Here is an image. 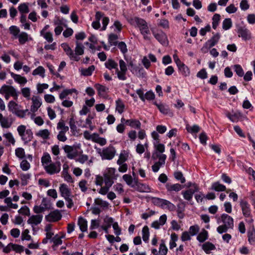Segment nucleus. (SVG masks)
I'll list each match as a JSON object with an SVG mask.
<instances>
[{
	"instance_id": "1",
	"label": "nucleus",
	"mask_w": 255,
	"mask_h": 255,
	"mask_svg": "<svg viewBox=\"0 0 255 255\" xmlns=\"http://www.w3.org/2000/svg\"><path fill=\"white\" fill-rule=\"evenodd\" d=\"M134 21L139 28L141 34L143 36L144 39L149 40L150 38L147 34L149 33L150 31L145 20L140 18L135 17Z\"/></svg>"
},
{
	"instance_id": "2",
	"label": "nucleus",
	"mask_w": 255,
	"mask_h": 255,
	"mask_svg": "<svg viewBox=\"0 0 255 255\" xmlns=\"http://www.w3.org/2000/svg\"><path fill=\"white\" fill-rule=\"evenodd\" d=\"M160 141L153 142V145L154 150L152 153L151 158L153 160H156L158 158L162 156H166L165 154H163L165 151V146L163 144L159 143Z\"/></svg>"
},
{
	"instance_id": "3",
	"label": "nucleus",
	"mask_w": 255,
	"mask_h": 255,
	"mask_svg": "<svg viewBox=\"0 0 255 255\" xmlns=\"http://www.w3.org/2000/svg\"><path fill=\"white\" fill-rule=\"evenodd\" d=\"M116 153L115 148L112 145L103 148L102 151L101 156L103 160H111L115 156Z\"/></svg>"
},
{
	"instance_id": "4",
	"label": "nucleus",
	"mask_w": 255,
	"mask_h": 255,
	"mask_svg": "<svg viewBox=\"0 0 255 255\" xmlns=\"http://www.w3.org/2000/svg\"><path fill=\"white\" fill-rule=\"evenodd\" d=\"M154 37L162 45L167 46L168 45V40L166 34L162 30L156 31L151 29Z\"/></svg>"
},
{
	"instance_id": "5",
	"label": "nucleus",
	"mask_w": 255,
	"mask_h": 255,
	"mask_svg": "<svg viewBox=\"0 0 255 255\" xmlns=\"http://www.w3.org/2000/svg\"><path fill=\"white\" fill-rule=\"evenodd\" d=\"M45 171L49 174H53L60 172L61 170V163L57 161L55 163H51L49 165H45Z\"/></svg>"
},
{
	"instance_id": "6",
	"label": "nucleus",
	"mask_w": 255,
	"mask_h": 255,
	"mask_svg": "<svg viewBox=\"0 0 255 255\" xmlns=\"http://www.w3.org/2000/svg\"><path fill=\"white\" fill-rule=\"evenodd\" d=\"M119 65L121 71L118 70L116 71L118 77L120 80H125L127 79L126 74L128 70L127 65L123 60L121 59L119 61Z\"/></svg>"
},
{
	"instance_id": "7",
	"label": "nucleus",
	"mask_w": 255,
	"mask_h": 255,
	"mask_svg": "<svg viewBox=\"0 0 255 255\" xmlns=\"http://www.w3.org/2000/svg\"><path fill=\"white\" fill-rule=\"evenodd\" d=\"M62 218L61 212L58 210L51 212L48 215L45 216V219L49 222H56Z\"/></svg>"
},
{
	"instance_id": "8",
	"label": "nucleus",
	"mask_w": 255,
	"mask_h": 255,
	"mask_svg": "<svg viewBox=\"0 0 255 255\" xmlns=\"http://www.w3.org/2000/svg\"><path fill=\"white\" fill-rule=\"evenodd\" d=\"M193 186L194 188H190L182 192L181 193L185 200L190 201L192 199L193 194L199 191V187L196 184L194 183Z\"/></svg>"
},
{
	"instance_id": "9",
	"label": "nucleus",
	"mask_w": 255,
	"mask_h": 255,
	"mask_svg": "<svg viewBox=\"0 0 255 255\" xmlns=\"http://www.w3.org/2000/svg\"><path fill=\"white\" fill-rule=\"evenodd\" d=\"M237 33L239 37H241L244 40L246 41L251 38L250 31L245 27H239L238 28Z\"/></svg>"
},
{
	"instance_id": "10",
	"label": "nucleus",
	"mask_w": 255,
	"mask_h": 255,
	"mask_svg": "<svg viewBox=\"0 0 255 255\" xmlns=\"http://www.w3.org/2000/svg\"><path fill=\"white\" fill-rule=\"evenodd\" d=\"M64 151L67 153V157L69 159H74L78 155V151L76 149L72 146L65 145L63 147Z\"/></svg>"
},
{
	"instance_id": "11",
	"label": "nucleus",
	"mask_w": 255,
	"mask_h": 255,
	"mask_svg": "<svg viewBox=\"0 0 255 255\" xmlns=\"http://www.w3.org/2000/svg\"><path fill=\"white\" fill-rule=\"evenodd\" d=\"M220 38V34L219 33H217L205 43L203 48H210L213 47L218 43Z\"/></svg>"
},
{
	"instance_id": "12",
	"label": "nucleus",
	"mask_w": 255,
	"mask_h": 255,
	"mask_svg": "<svg viewBox=\"0 0 255 255\" xmlns=\"http://www.w3.org/2000/svg\"><path fill=\"white\" fill-rule=\"evenodd\" d=\"M61 47L63 48L66 54L69 56L71 59L74 60L76 61H78L80 60V57L76 56L75 54H74V52L71 48L66 43H62Z\"/></svg>"
},
{
	"instance_id": "13",
	"label": "nucleus",
	"mask_w": 255,
	"mask_h": 255,
	"mask_svg": "<svg viewBox=\"0 0 255 255\" xmlns=\"http://www.w3.org/2000/svg\"><path fill=\"white\" fill-rule=\"evenodd\" d=\"M240 206L244 216L247 218L250 217L251 216V209L249 204L246 201L242 200L240 201Z\"/></svg>"
},
{
	"instance_id": "14",
	"label": "nucleus",
	"mask_w": 255,
	"mask_h": 255,
	"mask_svg": "<svg viewBox=\"0 0 255 255\" xmlns=\"http://www.w3.org/2000/svg\"><path fill=\"white\" fill-rule=\"evenodd\" d=\"M221 219L224 224L223 225H226L230 229L233 228L234 220L230 216L226 214H223L221 216Z\"/></svg>"
},
{
	"instance_id": "15",
	"label": "nucleus",
	"mask_w": 255,
	"mask_h": 255,
	"mask_svg": "<svg viewBox=\"0 0 255 255\" xmlns=\"http://www.w3.org/2000/svg\"><path fill=\"white\" fill-rule=\"evenodd\" d=\"M159 159V161L156 162L152 166V171L154 172H157L160 166L164 165L165 163V160L166 159V156L162 155Z\"/></svg>"
},
{
	"instance_id": "16",
	"label": "nucleus",
	"mask_w": 255,
	"mask_h": 255,
	"mask_svg": "<svg viewBox=\"0 0 255 255\" xmlns=\"http://www.w3.org/2000/svg\"><path fill=\"white\" fill-rule=\"evenodd\" d=\"M42 218V215H32L27 220V223L37 225L41 222Z\"/></svg>"
},
{
	"instance_id": "17",
	"label": "nucleus",
	"mask_w": 255,
	"mask_h": 255,
	"mask_svg": "<svg viewBox=\"0 0 255 255\" xmlns=\"http://www.w3.org/2000/svg\"><path fill=\"white\" fill-rule=\"evenodd\" d=\"M104 221L106 225L102 226L101 228L106 233L108 234V229L111 227L112 223H113L114 219L112 217L106 216L104 219Z\"/></svg>"
},
{
	"instance_id": "18",
	"label": "nucleus",
	"mask_w": 255,
	"mask_h": 255,
	"mask_svg": "<svg viewBox=\"0 0 255 255\" xmlns=\"http://www.w3.org/2000/svg\"><path fill=\"white\" fill-rule=\"evenodd\" d=\"M32 105L31 106L30 111L32 112H35L41 105L40 99L38 97H33L32 98Z\"/></svg>"
},
{
	"instance_id": "19",
	"label": "nucleus",
	"mask_w": 255,
	"mask_h": 255,
	"mask_svg": "<svg viewBox=\"0 0 255 255\" xmlns=\"http://www.w3.org/2000/svg\"><path fill=\"white\" fill-rule=\"evenodd\" d=\"M160 207L162 209H167L170 211H174L176 209V206L173 203L167 200L163 199L161 202Z\"/></svg>"
},
{
	"instance_id": "20",
	"label": "nucleus",
	"mask_w": 255,
	"mask_h": 255,
	"mask_svg": "<svg viewBox=\"0 0 255 255\" xmlns=\"http://www.w3.org/2000/svg\"><path fill=\"white\" fill-rule=\"evenodd\" d=\"M59 190L61 193V196L64 198H68V197L70 196V190L68 189L67 186L66 184H61L59 188Z\"/></svg>"
},
{
	"instance_id": "21",
	"label": "nucleus",
	"mask_w": 255,
	"mask_h": 255,
	"mask_svg": "<svg viewBox=\"0 0 255 255\" xmlns=\"http://www.w3.org/2000/svg\"><path fill=\"white\" fill-rule=\"evenodd\" d=\"M166 188L168 192L175 191L178 192L182 189V186L178 184H170L167 183L166 184Z\"/></svg>"
},
{
	"instance_id": "22",
	"label": "nucleus",
	"mask_w": 255,
	"mask_h": 255,
	"mask_svg": "<svg viewBox=\"0 0 255 255\" xmlns=\"http://www.w3.org/2000/svg\"><path fill=\"white\" fill-rule=\"evenodd\" d=\"M211 189L218 192L224 191H226V187L219 182H215L212 183Z\"/></svg>"
},
{
	"instance_id": "23",
	"label": "nucleus",
	"mask_w": 255,
	"mask_h": 255,
	"mask_svg": "<svg viewBox=\"0 0 255 255\" xmlns=\"http://www.w3.org/2000/svg\"><path fill=\"white\" fill-rule=\"evenodd\" d=\"M78 224L79 226L80 229L82 232L87 231V221L82 217L78 218Z\"/></svg>"
},
{
	"instance_id": "24",
	"label": "nucleus",
	"mask_w": 255,
	"mask_h": 255,
	"mask_svg": "<svg viewBox=\"0 0 255 255\" xmlns=\"http://www.w3.org/2000/svg\"><path fill=\"white\" fill-rule=\"evenodd\" d=\"M105 67L109 70L115 69H116V71H118V63L112 59H109L105 62Z\"/></svg>"
},
{
	"instance_id": "25",
	"label": "nucleus",
	"mask_w": 255,
	"mask_h": 255,
	"mask_svg": "<svg viewBox=\"0 0 255 255\" xmlns=\"http://www.w3.org/2000/svg\"><path fill=\"white\" fill-rule=\"evenodd\" d=\"M21 137L22 140L24 141V143H27L30 141L33 137V133L30 129H26V131Z\"/></svg>"
},
{
	"instance_id": "26",
	"label": "nucleus",
	"mask_w": 255,
	"mask_h": 255,
	"mask_svg": "<svg viewBox=\"0 0 255 255\" xmlns=\"http://www.w3.org/2000/svg\"><path fill=\"white\" fill-rule=\"evenodd\" d=\"M10 75L14 79L15 82L20 84H24L27 81V79L25 77H22L19 75L14 74L13 72H10Z\"/></svg>"
},
{
	"instance_id": "27",
	"label": "nucleus",
	"mask_w": 255,
	"mask_h": 255,
	"mask_svg": "<svg viewBox=\"0 0 255 255\" xmlns=\"http://www.w3.org/2000/svg\"><path fill=\"white\" fill-rule=\"evenodd\" d=\"M180 72L185 77L188 76L190 74L189 69L183 63L180 64L178 66Z\"/></svg>"
},
{
	"instance_id": "28",
	"label": "nucleus",
	"mask_w": 255,
	"mask_h": 255,
	"mask_svg": "<svg viewBox=\"0 0 255 255\" xmlns=\"http://www.w3.org/2000/svg\"><path fill=\"white\" fill-rule=\"evenodd\" d=\"M248 241L251 244L255 243V229L254 226H252V228L248 232Z\"/></svg>"
},
{
	"instance_id": "29",
	"label": "nucleus",
	"mask_w": 255,
	"mask_h": 255,
	"mask_svg": "<svg viewBox=\"0 0 255 255\" xmlns=\"http://www.w3.org/2000/svg\"><path fill=\"white\" fill-rule=\"evenodd\" d=\"M135 189L140 192H149L150 191V188L148 186L139 182H136Z\"/></svg>"
},
{
	"instance_id": "30",
	"label": "nucleus",
	"mask_w": 255,
	"mask_h": 255,
	"mask_svg": "<svg viewBox=\"0 0 255 255\" xmlns=\"http://www.w3.org/2000/svg\"><path fill=\"white\" fill-rule=\"evenodd\" d=\"M126 124L132 128L137 129H139L140 128V122L136 120H127L126 121Z\"/></svg>"
},
{
	"instance_id": "31",
	"label": "nucleus",
	"mask_w": 255,
	"mask_h": 255,
	"mask_svg": "<svg viewBox=\"0 0 255 255\" xmlns=\"http://www.w3.org/2000/svg\"><path fill=\"white\" fill-rule=\"evenodd\" d=\"M84 47L82 43L76 41V46L75 49V53H74V54H75L76 56L83 55L84 54Z\"/></svg>"
},
{
	"instance_id": "32",
	"label": "nucleus",
	"mask_w": 255,
	"mask_h": 255,
	"mask_svg": "<svg viewBox=\"0 0 255 255\" xmlns=\"http://www.w3.org/2000/svg\"><path fill=\"white\" fill-rule=\"evenodd\" d=\"M208 233L205 229H203L201 233L198 235L197 240L200 243H203L208 239Z\"/></svg>"
},
{
	"instance_id": "33",
	"label": "nucleus",
	"mask_w": 255,
	"mask_h": 255,
	"mask_svg": "<svg viewBox=\"0 0 255 255\" xmlns=\"http://www.w3.org/2000/svg\"><path fill=\"white\" fill-rule=\"evenodd\" d=\"M68 166L66 164L63 165V174L64 175L65 180L68 182H73L72 178L68 172Z\"/></svg>"
},
{
	"instance_id": "34",
	"label": "nucleus",
	"mask_w": 255,
	"mask_h": 255,
	"mask_svg": "<svg viewBox=\"0 0 255 255\" xmlns=\"http://www.w3.org/2000/svg\"><path fill=\"white\" fill-rule=\"evenodd\" d=\"M77 90L75 89H65L59 95V98L61 100H63L66 98L67 96L69 95L72 94L73 92H76Z\"/></svg>"
},
{
	"instance_id": "35",
	"label": "nucleus",
	"mask_w": 255,
	"mask_h": 255,
	"mask_svg": "<svg viewBox=\"0 0 255 255\" xmlns=\"http://www.w3.org/2000/svg\"><path fill=\"white\" fill-rule=\"evenodd\" d=\"M215 246L210 242H206L202 246V249L206 254H209L210 251L215 249Z\"/></svg>"
},
{
	"instance_id": "36",
	"label": "nucleus",
	"mask_w": 255,
	"mask_h": 255,
	"mask_svg": "<svg viewBox=\"0 0 255 255\" xmlns=\"http://www.w3.org/2000/svg\"><path fill=\"white\" fill-rule=\"evenodd\" d=\"M19 11L22 13H27L29 12V4L28 3H21L18 7Z\"/></svg>"
},
{
	"instance_id": "37",
	"label": "nucleus",
	"mask_w": 255,
	"mask_h": 255,
	"mask_svg": "<svg viewBox=\"0 0 255 255\" xmlns=\"http://www.w3.org/2000/svg\"><path fill=\"white\" fill-rule=\"evenodd\" d=\"M19 105L13 101H10L8 104V110L12 114H14L15 111L19 109Z\"/></svg>"
},
{
	"instance_id": "38",
	"label": "nucleus",
	"mask_w": 255,
	"mask_h": 255,
	"mask_svg": "<svg viewBox=\"0 0 255 255\" xmlns=\"http://www.w3.org/2000/svg\"><path fill=\"white\" fill-rule=\"evenodd\" d=\"M118 39V36L117 34L111 33L109 36L108 41L110 45L116 46L118 42L117 40Z\"/></svg>"
},
{
	"instance_id": "39",
	"label": "nucleus",
	"mask_w": 255,
	"mask_h": 255,
	"mask_svg": "<svg viewBox=\"0 0 255 255\" xmlns=\"http://www.w3.org/2000/svg\"><path fill=\"white\" fill-rule=\"evenodd\" d=\"M95 69V67L94 65H91L86 69H83L81 70L82 74L85 76H91Z\"/></svg>"
},
{
	"instance_id": "40",
	"label": "nucleus",
	"mask_w": 255,
	"mask_h": 255,
	"mask_svg": "<svg viewBox=\"0 0 255 255\" xmlns=\"http://www.w3.org/2000/svg\"><path fill=\"white\" fill-rule=\"evenodd\" d=\"M142 235L143 241L147 243L148 241L149 236V229L147 226H145L142 228Z\"/></svg>"
},
{
	"instance_id": "41",
	"label": "nucleus",
	"mask_w": 255,
	"mask_h": 255,
	"mask_svg": "<svg viewBox=\"0 0 255 255\" xmlns=\"http://www.w3.org/2000/svg\"><path fill=\"white\" fill-rule=\"evenodd\" d=\"M104 182L105 186L110 188L114 183L113 181V177L108 175V174H104Z\"/></svg>"
},
{
	"instance_id": "42",
	"label": "nucleus",
	"mask_w": 255,
	"mask_h": 255,
	"mask_svg": "<svg viewBox=\"0 0 255 255\" xmlns=\"http://www.w3.org/2000/svg\"><path fill=\"white\" fill-rule=\"evenodd\" d=\"M49 131L48 129H45L40 130L36 134L37 135L41 137L43 139H47L49 138Z\"/></svg>"
},
{
	"instance_id": "43",
	"label": "nucleus",
	"mask_w": 255,
	"mask_h": 255,
	"mask_svg": "<svg viewBox=\"0 0 255 255\" xmlns=\"http://www.w3.org/2000/svg\"><path fill=\"white\" fill-rule=\"evenodd\" d=\"M44 68L42 66H40L33 71L32 75L34 76L39 75L43 78L44 77Z\"/></svg>"
},
{
	"instance_id": "44",
	"label": "nucleus",
	"mask_w": 255,
	"mask_h": 255,
	"mask_svg": "<svg viewBox=\"0 0 255 255\" xmlns=\"http://www.w3.org/2000/svg\"><path fill=\"white\" fill-rule=\"evenodd\" d=\"M116 110L120 113L122 114L124 112L125 105L120 99L116 101Z\"/></svg>"
},
{
	"instance_id": "45",
	"label": "nucleus",
	"mask_w": 255,
	"mask_h": 255,
	"mask_svg": "<svg viewBox=\"0 0 255 255\" xmlns=\"http://www.w3.org/2000/svg\"><path fill=\"white\" fill-rule=\"evenodd\" d=\"M17 36L21 44H23L28 41V34L26 32H22Z\"/></svg>"
},
{
	"instance_id": "46",
	"label": "nucleus",
	"mask_w": 255,
	"mask_h": 255,
	"mask_svg": "<svg viewBox=\"0 0 255 255\" xmlns=\"http://www.w3.org/2000/svg\"><path fill=\"white\" fill-rule=\"evenodd\" d=\"M167 251L168 249L165 246V242L163 240H161L159 250V255H166Z\"/></svg>"
},
{
	"instance_id": "47",
	"label": "nucleus",
	"mask_w": 255,
	"mask_h": 255,
	"mask_svg": "<svg viewBox=\"0 0 255 255\" xmlns=\"http://www.w3.org/2000/svg\"><path fill=\"white\" fill-rule=\"evenodd\" d=\"M220 20V15L219 14H215L212 17V27L216 29L219 24Z\"/></svg>"
},
{
	"instance_id": "48",
	"label": "nucleus",
	"mask_w": 255,
	"mask_h": 255,
	"mask_svg": "<svg viewBox=\"0 0 255 255\" xmlns=\"http://www.w3.org/2000/svg\"><path fill=\"white\" fill-rule=\"evenodd\" d=\"M174 177L177 180L180 181L181 183H184L186 181L185 178L181 171L175 172Z\"/></svg>"
},
{
	"instance_id": "49",
	"label": "nucleus",
	"mask_w": 255,
	"mask_h": 255,
	"mask_svg": "<svg viewBox=\"0 0 255 255\" xmlns=\"http://www.w3.org/2000/svg\"><path fill=\"white\" fill-rule=\"evenodd\" d=\"M26 113L28 115L30 114V113L28 112V110L26 109L25 110L17 109L13 114L15 115L17 117L20 118H24L26 115Z\"/></svg>"
},
{
	"instance_id": "50",
	"label": "nucleus",
	"mask_w": 255,
	"mask_h": 255,
	"mask_svg": "<svg viewBox=\"0 0 255 255\" xmlns=\"http://www.w3.org/2000/svg\"><path fill=\"white\" fill-rule=\"evenodd\" d=\"M232 26V22L231 18H225L223 22V28L225 30L229 29Z\"/></svg>"
},
{
	"instance_id": "51",
	"label": "nucleus",
	"mask_w": 255,
	"mask_h": 255,
	"mask_svg": "<svg viewBox=\"0 0 255 255\" xmlns=\"http://www.w3.org/2000/svg\"><path fill=\"white\" fill-rule=\"evenodd\" d=\"M186 128L188 132L191 133H197L200 130V127L196 125H195L192 127L190 126L189 125H187Z\"/></svg>"
},
{
	"instance_id": "52",
	"label": "nucleus",
	"mask_w": 255,
	"mask_h": 255,
	"mask_svg": "<svg viewBox=\"0 0 255 255\" xmlns=\"http://www.w3.org/2000/svg\"><path fill=\"white\" fill-rule=\"evenodd\" d=\"M123 178L128 185L130 186L131 187H134V185L132 184L133 179L131 175L125 174L123 175Z\"/></svg>"
},
{
	"instance_id": "53",
	"label": "nucleus",
	"mask_w": 255,
	"mask_h": 255,
	"mask_svg": "<svg viewBox=\"0 0 255 255\" xmlns=\"http://www.w3.org/2000/svg\"><path fill=\"white\" fill-rule=\"evenodd\" d=\"M95 87L97 89L98 91V94L99 95H103L108 90L107 87L99 84H96L95 85Z\"/></svg>"
},
{
	"instance_id": "54",
	"label": "nucleus",
	"mask_w": 255,
	"mask_h": 255,
	"mask_svg": "<svg viewBox=\"0 0 255 255\" xmlns=\"http://www.w3.org/2000/svg\"><path fill=\"white\" fill-rule=\"evenodd\" d=\"M50 242L53 243V246H57L62 243L61 237H59L58 235H55L52 239H51Z\"/></svg>"
},
{
	"instance_id": "55",
	"label": "nucleus",
	"mask_w": 255,
	"mask_h": 255,
	"mask_svg": "<svg viewBox=\"0 0 255 255\" xmlns=\"http://www.w3.org/2000/svg\"><path fill=\"white\" fill-rule=\"evenodd\" d=\"M180 202L177 204V213H182L185 210V202L181 199L179 200Z\"/></svg>"
},
{
	"instance_id": "56",
	"label": "nucleus",
	"mask_w": 255,
	"mask_h": 255,
	"mask_svg": "<svg viewBox=\"0 0 255 255\" xmlns=\"http://www.w3.org/2000/svg\"><path fill=\"white\" fill-rule=\"evenodd\" d=\"M51 161V157L50 155L47 153H45L44 155L41 158V162L43 165L45 164L46 165H47Z\"/></svg>"
},
{
	"instance_id": "57",
	"label": "nucleus",
	"mask_w": 255,
	"mask_h": 255,
	"mask_svg": "<svg viewBox=\"0 0 255 255\" xmlns=\"http://www.w3.org/2000/svg\"><path fill=\"white\" fill-rule=\"evenodd\" d=\"M118 48L120 49L121 51L125 54L128 51L127 45L125 42L121 41L118 43L117 44Z\"/></svg>"
},
{
	"instance_id": "58",
	"label": "nucleus",
	"mask_w": 255,
	"mask_h": 255,
	"mask_svg": "<svg viewBox=\"0 0 255 255\" xmlns=\"http://www.w3.org/2000/svg\"><path fill=\"white\" fill-rule=\"evenodd\" d=\"M12 121L9 122L8 120L6 118H3L0 122L1 126L3 128H9L10 127Z\"/></svg>"
},
{
	"instance_id": "59",
	"label": "nucleus",
	"mask_w": 255,
	"mask_h": 255,
	"mask_svg": "<svg viewBox=\"0 0 255 255\" xmlns=\"http://www.w3.org/2000/svg\"><path fill=\"white\" fill-rule=\"evenodd\" d=\"M234 68L235 69V71L236 72V74L239 76L242 77L244 75V72L243 69L240 65H238V64L235 65L234 66Z\"/></svg>"
},
{
	"instance_id": "60",
	"label": "nucleus",
	"mask_w": 255,
	"mask_h": 255,
	"mask_svg": "<svg viewBox=\"0 0 255 255\" xmlns=\"http://www.w3.org/2000/svg\"><path fill=\"white\" fill-rule=\"evenodd\" d=\"M18 212L22 215L29 216L30 215V210L28 207L25 205L21 207V208L18 211Z\"/></svg>"
},
{
	"instance_id": "61",
	"label": "nucleus",
	"mask_w": 255,
	"mask_h": 255,
	"mask_svg": "<svg viewBox=\"0 0 255 255\" xmlns=\"http://www.w3.org/2000/svg\"><path fill=\"white\" fill-rule=\"evenodd\" d=\"M15 155L18 158L22 159L25 155L24 149L21 147L17 148L15 149Z\"/></svg>"
},
{
	"instance_id": "62",
	"label": "nucleus",
	"mask_w": 255,
	"mask_h": 255,
	"mask_svg": "<svg viewBox=\"0 0 255 255\" xmlns=\"http://www.w3.org/2000/svg\"><path fill=\"white\" fill-rule=\"evenodd\" d=\"M10 33L15 36H17L20 32V30L16 26H11L9 28Z\"/></svg>"
},
{
	"instance_id": "63",
	"label": "nucleus",
	"mask_w": 255,
	"mask_h": 255,
	"mask_svg": "<svg viewBox=\"0 0 255 255\" xmlns=\"http://www.w3.org/2000/svg\"><path fill=\"white\" fill-rule=\"evenodd\" d=\"M158 110L161 113L165 115L168 114L170 111L168 107L162 104L161 105L158 106Z\"/></svg>"
},
{
	"instance_id": "64",
	"label": "nucleus",
	"mask_w": 255,
	"mask_h": 255,
	"mask_svg": "<svg viewBox=\"0 0 255 255\" xmlns=\"http://www.w3.org/2000/svg\"><path fill=\"white\" fill-rule=\"evenodd\" d=\"M20 167L23 171H26L30 168V164L26 160H23L20 163Z\"/></svg>"
}]
</instances>
